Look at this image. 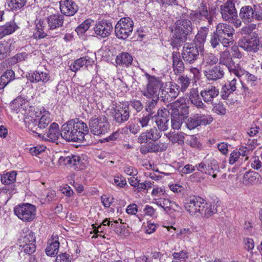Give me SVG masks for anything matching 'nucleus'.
Instances as JSON below:
<instances>
[{
	"instance_id": "nucleus-1",
	"label": "nucleus",
	"mask_w": 262,
	"mask_h": 262,
	"mask_svg": "<svg viewBox=\"0 0 262 262\" xmlns=\"http://www.w3.org/2000/svg\"><path fill=\"white\" fill-rule=\"evenodd\" d=\"M89 133L86 124L79 119L69 120L61 127V137L68 142H81Z\"/></svg>"
},
{
	"instance_id": "nucleus-2",
	"label": "nucleus",
	"mask_w": 262,
	"mask_h": 262,
	"mask_svg": "<svg viewBox=\"0 0 262 262\" xmlns=\"http://www.w3.org/2000/svg\"><path fill=\"white\" fill-rule=\"evenodd\" d=\"M193 30V25L190 20L181 19L177 20L171 31L170 44L173 49L179 50L185 43Z\"/></svg>"
},
{
	"instance_id": "nucleus-3",
	"label": "nucleus",
	"mask_w": 262,
	"mask_h": 262,
	"mask_svg": "<svg viewBox=\"0 0 262 262\" xmlns=\"http://www.w3.org/2000/svg\"><path fill=\"white\" fill-rule=\"evenodd\" d=\"M234 29L230 25L219 23L214 31L210 35V43L213 49H216L222 45L228 48L234 42Z\"/></svg>"
},
{
	"instance_id": "nucleus-4",
	"label": "nucleus",
	"mask_w": 262,
	"mask_h": 262,
	"mask_svg": "<svg viewBox=\"0 0 262 262\" xmlns=\"http://www.w3.org/2000/svg\"><path fill=\"white\" fill-rule=\"evenodd\" d=\"M170 106L171 127L174 129L178 130L188 117L189 106L186 103H181L179 100L176 101Z\"/></svg>"
},
{
	"instance_id": "nucleus-5",
	"label": "nucleus",
	"mask_w": 262,
	"mask_h": 262,
	"mask_svg": "<svg viewBox=\"0 0 262 262\" xmlns=\"http://www.w3.org/2000/svg\"><path fill=\"white\" fill-rule=\"evenodd\" d=\"M190 18L195 22L207 21L210 26L212 25L214 16L212 11L208 10L207 3L201 1L198 3L196 9L191 11Z\"/></svg>"
},
{
	"instance_id": "nucleus-6",
	"label": "nucleus",
	"mask_w": 262,
	"mask_h": 262,
	"mask_svg": "<svg viewBox=\"0 0 262 262\" xmlns=\"http://www.w3.org/2000/svg\"><path fill=\"white\" fill-rule=\"evenodd\" d=\"M239 17L245 24L262 21V9L260 5L243 6L239 11Z\"/></svg>"
},
{
	"instance_id": "nucleus-7",
	"label": "nucleus",
	"mask_w": 262,
	"mask_h": 262,
	"mask_svg": "<svg viewBox=\"0 0 262 262\" xmlns=\"http://www.w3.org/2000/svg\"><path fill=\"white\" fill-rule=\"evenodd\" d=\"M145 76L147 79V84L142 92L143 95L148 98H159L160 91L164 88V83L160 77L151 76L147 73L145 74Z\"/></svg>"
},
{
	"instance_id": "nucleus-8",
	"label": "nucleus",
	"mask_w": 262,
	"mask_h": 262,
	"mask_svg": "<svg viewBox=\"0 0 262 262\" xmlns=\"http://www.w3.org/2000/svg\"><path fill=\"white\" fill-rule=\"evenodd\" d=\"M21 252L31 255L36 251V237L34 232L27 229L18 240Z\"/></svg>"
},
{
	"instance_id": "nucleus-9",
	"label": "nucleus",
	"mask_w": 262,
	"mask_h": 262,
	"mask_svg": "<svg viewBox=\"0 0 262 262\" xmlns=\"http://www.w3.org/2000/svg\"><path fill=\"white\" fill-rule=\"evenodd\" d=\"M134 22L130 17H123L117 23L115 26L116 36L120 39H127L132 33Z\"/></svg>"
},
{
	"instance_id": "nucleus-10",
	"label": "nucleus",
	"mask_w": 262,
	"mask_h": 262,
	"mask_svg": "<svg viewBox=\"0 0 262 262\" xmlns=\"http://www.w3.org/2000/svg\"><path fill=\"white\" fill-rule=\"evenodd\" d=\"M36 207L30 203H21L14 208V214L25 222H31L36 216Z\"/></svg>"
},
{
	"instance_id": "nucleus-11",
	"label": "nucleus",
	"mask_w": 262,
	"mask_h": 262,
	"mask_svg": "<svg viewBox=\"0 0 262 262\" xmlns=\"http://www.w3.org/2000/svg\"><path fill=\"white\" fill-rule=\"evenodd\" d=\"M92 118L89 121V128L95 135L105 134L110 129L108 118L105 115L98 116Z\"/></svg>"
},
{
	"instance_id": "nucleus-12",
	"label": "nucleus",
	"mask_w": 262,
	"mask_h": 262,
	"mask_svg": "<svg viewBox=\"0 0 262 262\" xmlns=\"http://www.w3.org/2000/svg\"><path fill=\"white\" fill-rule=\"evenodd\" d=\"M203 51L194 45L188 43L183 46L181 56L186 64H194L200 59V53Z\"/></svg>"
},
{
	"instance_id": "nucleus-13",
	"label": "nucleus",
	"mask_w": 262,
	"mask_h": 262,
	"mask_svg": "<svg viewBox=\"0 0 262 262\" xmlns=\"http://www.w3.org/2000/svg\"><path fill=\"white\" fill-rule=\"evenodd\" d=\"M258 35L256 32L250 36L244 37L238 42V46L244 50L252 53L257 52L259 49Z\"/></svg>"
},
{
	"instance_id": "nucleus-14",
	"label": "nucleus",
	"mask_w": 262,
	"mask_h": 262,
	"mask_svg": "<svg viewBox=\"0 0 262 262\" xmlns=\"http://www.w3.org/2000/svg\"><path fill=\"white\" fill-rule=\"evenodd\" d=\"M180 93L179 85L175 83H170L169 85L164 83V88H162L159 98L163 102H170L175 99Z\"/></svg>"
},
{
	"instance_id": "nucleus-15",
	"label": "nucleus",
	"mask_w": 262,
	"mask_h": 262,
	"mask_svg": "<svg viewBox=\"0 0 262 262\" xmlns=\"http://www.w3.org/2000/svg\"><path fill=\"white\" fill-rule=\"evenodd\" d=\"M129 105L125 103L115 106L113 112V117L116 123L121 124L128 120L130 117Z\"/></svg>"
},
{
	"instance_id": "nucleus-16",
	"label": "nucleus",
	"mask_w": 262,
	"mask_h": 262,
	"mask_svg": "<svg viewBox=\"0 0 262 262\" xmlns=\"http://www.w3.org/2000/svg\"><path fill=\"white\" fill-rule=\"evenodd\" d=\"M48 25V33L52 37L59 36L60 32H56L55 34H53L52 32L55 29L63 26L64 21V16L62 14L57 13L51 14L46 18Z\"/></svg>"
},
{
	"instance_id": "nucleus-17",
	"label": "nucleus",
	"mask_w": 262,
	"mask_h": 262,
	"mask_svg": "<svg viewBox=\"0 0 262 262\" xmlns=\"http://www.w3.org/2000/svg\"><path fill=\"white\" fill-rule=\"evenodd\" d=\"M205 200L199 196L190 197L184 203L185 209L192 215L199 216L202 210ZM205 205H204V206Z\"/></svg>"
},
{
	"instance_id": "nucleus-18",
	"label": "nucleus",
	"mask_w": 262,
	"mask_h": 262,
	"mask_svg": "<svg viewBox=\"0 0 262 262\" xmlns=\"http://www.w3.org/2000/svg\"><path fill=\"white\" fill-rule=\"evenodd\" d=\"M169 114L168 109L164 108L158 110L157 113L154 115L155 121L160 131L164 132L168 129L170 120Z\"/></svg>"
},
{
	"instance_id": "nucleus-19",
	"label": "nucleus",
	"mask_w": 262,
	"mask_h": 262,
	"mask_svg": "<svg viewBox=\"0 0 262 262\" xmlns=\"http://www.w3.org/2000/svg\"><path fill=\"white\" fill-rule=\"evenodd\" d=\"M113 29L112 21L106 19L99 20L94 28L95 33L101 38H104L110 36Z\"/></svg>"
},
{
	"instance_id": "nucleus-20",
	"label": "nucleus",
	"mask_w": 262,
	"mask_h": 262,
	"mask_svg": "<svg viewBox=\"0 0 262 262\" xmlns=\"http://www.w3.org/2000/svg\"><path fill=\"white\" fill-rule=\"evenodd\" d=\"M221 13L223 19L230 21L237 18V12L235 7L234 0H227L223 5L220 6Z\"/></svg>"
},
{
	"instance_id": "nucleus-21",
	"label": "nucleus",
	"mask_w": 262,
	"mask_h": 262,
	"mask_svg": "<svg viewBox=\"0 0 262 262\" xmlns=\"http://www.w3.org/2000/svg\"><path fill=\"white\" fill-rule=\"evenodd\" d=\"M26 77L31 83L42 82V83L48 82L51 78L49 72L39 70L28 72L26 74Z\"/></svg>"
},
{
	"instance_id": "nucleus-22",
	"label": "nucleus",
	"mask_w": 262,
	"mask_h": 262,
	"mask_svg": "<svg viewBox=\"0 0 262 262\" xmlns=\"http://www.w3.org/2000/svg\"><path fill=\"white\" fill-rule=\"evenodd\" d=\"M59 4L60 10L63 15L73 16L79 9L78 6L73 0H61Z\"/></svg>"
},
{
	"instance_id": "nucleus-23",
	"label": "nucleus",
	"mask_w": 262,
	"mask_h": 262,
	"mask_svg": "<svg viewBox=\"0 0 262 262\" xmlns=\"http://www.w3.org/2000/svg\"><path fill=\"white\" fill-rule=\"evenodd\" d=\"M219 90L215 86L210 85L200 92L204 101L208 104L213 105L214 99L219 95Z\"/></svg>"
},
{
	"instance_id": "nucleus-24",
	"label": "nucleus",
	"mask_w": 262,
	"mask_h": 262,
	"mask_svg": "<svg viewBox=\"0 0 262 262\" xmlns=\"http://www.w3.org/2000/svg\"><path fill=\"white\" fill-rule=\"evenodd\" d=\"M209 31L208 26L201 27L195 36L193 43H191L197 47L200 50L204 51V44L206 41Z\"/></svg>"
},
{
	"instance_id": "nucleus-25",
	"label": "nucleus",
	"mask_w": 262,
	"mask_h": 262,
	"mask_svg": "<svg viewBox=\"0 0 262 262\" xmlns=\"http://www.w3.org/2000/svg\"><path fill=\"white\" fill-rule=\"evenodd\" d=\"M204 75L209 81H215L224 77V71L220 66L215 65L205 70Z\"/></svg>"
},
{
	"instance_id": "nucleus-26",
	"label": "nucleus",
	"mask_w": 262,
	"mask_h": 262,
	"mask_svg": "<svg viewBox=\"0 0 262 262\" xmlns=\"http://www.w3.org/2000/svg\"><path fill=\"white\" fill-rule=\"evenodd\" d=\"M58 163L61 165H65L67 167L78 168L82 163L81 158L77 155H71L69 156H61L58 159Z\"/></svg>"
},
{
	"instance_id": "nucleus-27",
	"label": "nucleus",
	"mask_w": 262,
	"mask_h": 262,
	"mask_svg": "<svg viewBox=\"0 0 262 262\" xmlns=\"http://www.w3.org/2000/svg\"><path fill=\"white\" fill-rule=\"evenodd\" d=\"M16 172L12 171L2 175L1 181L6 185L5 190L12 192L15 189L14 183L16 182Z\"/></svg>"
},
{
	"instance_id": "nucleus-28",
	"label": "nucleus",
	"mask_w": 262,
	"mask_h": 262,
	"mask_svg": "<svg viewBox=\"0 0 262 262\" xmlns=\"http://www.w3.org/2000/svg\"><path fill=\"white\" fill-rule=\"evenodd\" d=\"M25 122L27 128L32 132L34 137H38L41 138L42 140H46L47 138L45 137V135H42L39 132L40 130H39L37 118L34 119L32 117H28L26 118Z\"/></svg>"
},
{
	"instance_id": "nucleus-29",
	"label": "nucleus",
	"mask_w": 262,
	"mask_h": 262,
	"mask_svg": "<svg viewBox=\"0 0 262 262\" xmlns=\"http://www.w3.org/2000/svg\"><path fill=\"white\" fill-rule=\"evenodd\" d=\"M133 62V57L128 52H121L116 58V63L119 67L128 68L132 65Z\"/></svg>"
},
{
	"instance_id": "nucleus-30",
	"label": "nucleus",
	"mask_w": 262,
	"mask_h": 262,
	"mask_svg": "<svg viewBox=\"0 0 262 262\" xmlns=\"http://www.w3.org/2000/svg\"><path fill=\"white\" fill-rule=\"evenodd\" d=\"M94 61L89 56H85L77 59L74 61L70 66V69L76 72L83 67H88L94 63Z\"/></svg>"
},
{
	"instance_id": "nucleus-31",
	"label": "nucleus",
	"mask_w": 262,
	"mask_h": 262,
	"mask_svg": "<svg viewBox=\"0 0 262 262\" xmlns=\"http://www.w3.org/2000/svg\"><path fill=\"white\" fill-rule=\"evenodd\" d=\"M198 89L192 88L189 94V99L191 103L198 109L204 110L206 106L202 101Z\"/></svg>"
},
{
	"instance_id": "nucleus-32",
	"label": "nucleus",
	"mask_w": 262,
	"mask_h": 262,
	"mask_svg": "<svg viewBox=\"0 0 262 262\" xmlns=\"http://www.w3.org/2000/svg\"><path fill=\"white\" fill-rule=\"evenodd\" d=\"M59 245L58 235L52 236L48 241V245L45 250L47 255L50 256L56 255L58 252Z\"/></svg>"
},
{
	"instance_id": "nucleus-33",
	"label": "nucleus",
	"mask_w": 262,
	"mask_h": 262,
	"mask_svg": "<svg viewBox=\"0 0 262 262\" xmlns=\"http://www.w3.org/2000/svg\"><path fill=\"white\" fill-rule=\"evenodd\" d=\"M181 57L179 52L173 51L172 53V68L176 74L182 73L185 69V62Z\"/></svg>"
},
{
	"instance_id": "nucleus-34",
	"label": "nucleus",
	"mask_w": 262,
	"mask_h": 262,
	"mask_svg": "<svg viewBox=\"0 0 262 262\" xmlns=\"http://www.w3.org/2000/svg\"><path fill=\"white\" fill-rule=\"evenodd\" d=\"M37 121L39 130H41L46 128L50 124L52 123L51 114L43 108L42 110L40 112V118L37 119Z\"/></svg>"
},
{
	"instance_id": "nucleus-35",
	"label": "nucleus",
	"mask_w": 262,
	"mask_h": 262,
	"mask_svg": "<svg viewBox=\"0 0 262 262\" xmlns=\"http://www.w3.org/2000/svg\"><path fill=\"white\" fill-rule=\"evenodd\" d=\"M61 136V129L60 130L59 125L56 122L51 123L49 126V130L47 132V137L48 138V141L55 142Z\"/></svg>"
},
{
	"instance_id": "nucleus-36",
	"label": "nucleus",
	"mask_w": 262,
	"mask_h": 262,
	"mask_svg": "<svg viewBox=\"0 0 262 262\" xmlns=\"http://www.w3.org/2000/svg\"><path fill=\"white\" fill-rule=\"evenodd\" d=\"M18 28L14 21L6 23L5 25L0 26V39L14 33Z\"/></svg>"
},
{
	"instance_id": "nucleus-37",
	"label": "nucleus",
	"mask_w": 262,
	"mask_h": 262,
	"mask_svg": "<svg viewBox=\"0 0 262 262\" xmlns=\"http://www.w3.org/2000/svg\"><path fill=\"white\" fill-rule=\"evenodd\" d=\"M27 0H6L5 6L12 12L20 10L26 5Z\"/></svg>"
},
{
	"instance_id": "nucleus-38",
	"label": "nucleus",
	"mask_w": 262,
	"mask_h": 262,
	"mask_svg": "<svg viewBox=\"0 0 262 262\" xmlns=\"http://www.w3.org/2000/svg\"><path fill=\"white\" fill-rule=\"evenodd\" d=\"M207 168V174L212 176L213 178L217 177V172L219 171V166L216 160L213 158L204 160Z\"/></svg>"
},
{
	"instance_id": "nucleus-39",
	"label": "nucleus",
	"mask_w": 262,
	"mask_h": 262,
	"mask_svg": "<svg viewBox=\"0 0 262 262\" xmlns=\"http://www.w3.org/2000/svg\"><path fill=\"white\" fill-rule=\"evenodd\" d=\"M15 79V73L12 70H8L0 77V90H3L12 80Z\"/></svg>"
},
{
	"instance_id": "nucleus-40",
	"label": "nucleus",
	"mask_w": 262,
	"mask_h": 262,
	"mask_svg": "<svg viewBox=\"0 0 262 262\" xmlns=\"http://www.w3.org/2000/svg\"><path fill=\"white\" fill-rule=\"evenodd\" d=\"M220 63L226 66L228 69L234 66V62L229 51L226 50L221 53Z\"/></svg>"
},
{
	"instance_id": "nucleus-41",
	"label": "nucleus",
	"mask_w": 262,
	"mask_h": 262,
	"mask_svg": "<svg viewBox=\"0 0 262 262\" xmlns=\"http://www.w3.org/2000/svg\"><path fill=\"white\" fill-rule=\"evenodd\" d=\"M46 26L43 21L40 19L36 25V32L34 33V36L36 39H42L47 36V34L45 32Z\"/></svg>"
},
{
	"instance_id": "nucleus-42",
	"label": "nucleus",
	"mask_w": 262,
	"mask_h": 262,
	"mask_svg": "<svg viewBox=\"0 0 262 262\" xmlns=\"http://www.w3.org/2000/svg\"><path fill=\"white\" fill-rule=\"evenodd\" d=\"M203 205H203L202 208V211H201L200 214L202 216L208 218L217 211V209L215 208L214 205L207 203L205 201Z\"/></svg>"
},
{
	"instance_id": "nucleus-43",
	"label": "nucleus",
	"mask_w": 262,
	"mask_h": 262,
	"mask_svg": "<svg viewBox=\"0 0 262 262\" xmlns=\"http://www.w3.org/2000/svg\"><path fill=\"white\" fill-rule=\"evenodd\" d=\"M156 204L162 208L166 212H168L170 211L174 205L176 207H178L179 206L176 204L174 202L170 201L169 199H160L158 200H156Z\"/></svg>"
},
{
	"instance_id": "nucleus-44",
	"label": "nucleus",
	"mask_w": 262,
	"mask_h": 262,
	"mask_svg": "<svg viewBox=\"0 0 262 262\" xmlns=\"http://www.w3.org/2000/svg\"><path fill=\"white\" fill-rule=\"evenodd\" d=\"M11 44L8 41L0 42V60H3L10 55Z\"/></svg>"
},
{
	"instance_id": "nucleus-45",
	"label": "nucleus",
	"mask_w": 262,
	"mask_h": 262,
	"mask_svg": "<svg viewBox=\"0 0 262 262\" xmlns=\"http://www.w3.org/2000/svg\"><path fill=\"white\" fill-rule=\"evenodd\" d=\"M190 81V78L187 75H182L179 76L177 82L178 85H179L180 91L184 92L188 88Z\"/></svg>"
},
{
	"instance_id": "nucleus-46",
	"label": "nucleus",
	"mask_w": 262,
	"mask_h": 262,
	"mask_svg": "<svg viewBox=\"0 0 262 262\" xmlns=\"http://www.w3.org/2000/svg\"><path fill=\"white\" fill-rule=\"evenodd\" d=\"M157 143L150 141L146 144L142 145L140 148V151L142 154H146L149 152H157Z\"/></svg>"
},
{
	"instance_id": "nucleus-47",
	"label": "nucleus",
	"mask_w": 262,
	"mask_h": 262,
	"mask_svg": "<svg viewBox=\"0 0 262 262\" xmlns=\"http://www.w3.org/2000/svg\"><path fill=\"white\" fill-rule=\"evenodd\" d=\"M199 126L209 124L213 121V118L211 115L204 114H195Z\"/></svg>"
},
{
	"instance_id": "nucleus-48",
	"label": "nucleus",
	"mask_w": 262,
	"mask_h": 262,
	"mask_svg": "<svg viewBox=\"0 0 262 262\" xmlns=\"http://www.w3.org/2000/svg\"><path fill=\"white\" fill-rule=\"evenodd\" d=\"M168 139L173 143H177L180 145L184 144V134L182 132H178L176 134H169Z\"/></svg>"
},
{
	"instance_id": "nucleus-49",
	"label": "nucleus",
	"mask_w": 262,
	"mask_h": 262,
	"mask_svg": "<svg viewBox=\"0 0 262 262\" xmlns=\"http://www.w3.org/2000/svg\"><path fill=\"white\" fill-rule=\"evenodd\" d=\"M159 99L157 97L156 99H151L146 102L145 110L149 113L148 114H151V116H154L155 113L156 106Z\"/></svg>"
},
{
	"instance_id": "nucleus-50",
	"label": "nucleus",
	"mask_w": 262,
	"mask_h": 262,
	"mask_svg": "<svg viewBox=\"0 0 262 262\" xmlns=\"http://www.w3.org/2000/svg\"><path fill=\"white\" fill-rule=\"evenodd\" d=\"M218 61V58L212 53H206L203 55L202 62L207 65H213Z\"/></svg>"
},
{
	"instance_id": "nucleus-51",
	"label": "nucleus",
	"mask_w": 262,
	"mask_h": 262,
	"mask_svg": "<svg viewBox=\"0 0 262 262\" xmlns=\"http://www.w3.org/2000/svg\"><path fill=\"white\" fill-rule=\"evenodd\" d=\"M146 132L147 133V135L149 136V140H151L153 141L158 140L160 138H161L162 135V131H160L159 130V129H157L155 127L150 128L149 130H147Z\"/></svg>"
},
{
	"instance_id": "nucleus-52",
	"label": "nucleus",
	"mask_w": 262,
	"mask_h": 262,
	"mask_svg": "<svg viewBox=\"0 0 262 262\" xmlns=\"http://www.w3.org/2000/svg\"><path fill=\"white\" fill-rule=\"evenodd\" d=\"M91 20L90 19L85 20L82 23L80 24L75 29L78 34H82L85 33L90 28Z\"/></svg>"
},
{
	"instance_id": "nucleus-53",
	"label": "nucleus",
	"mask_w": 262,
	"mask_h": 262,
	"mask_svg": "<svg viewBox=\"0 0 262 262\" xmlns=\"http://www.w3.org/2000/svg\"><path fill=\"white\" fill-rule=\"evenodd\" d=\"M185 123L186 126L189 130H192L199 126L195 116L188 117L185 119Z\"/></svg>"
},
{
	"instance_id": "nucleus-54",
	"label": "nucleus",
	"mask_w": 262,
	"mask_h": 262,
	"mask_svg": "<svg viewBox=\"0 0 262 262\" xmlns=\"http://www.w3.org/2000/svg\"><path fill=\"white\" fill-rule=\"evenodd\" d=\"M241 80L233 78L231 81H228L224 84L230 90V92H235L237 89V86L240 85Z\"/></svg>"
},
{
	"instance_id": "nucleus-55",
	"label": "nucleus",
	"mask_w": 262,
	"mask_h": 262,
	"mask_svg": "<svg viewBox=\"0 0 262 262\" xmlns=\"http://www.w3.org/2000/svg\"><path fill=\"white\" fill-rule=\"evenodd\" d=\"M176 251L172 254L174 259H182L183 261H185L186 259L188 258V253L186 250H181L178 251L176 249Z\"/></svg>"
},
{
	"instance_id": "nucleus-56",
	"label": "nucleus",
	"mask_w": 262,
	"mask_h": 262,
	"mask_svg": "<svg viewBox=\"0 0 262 262\" xmlns=\"http://www.w3.org/2000/svg\"><path fill=\"white\" fill-rule=\"evenodd\" d=\"M213 111L220 115H225L227 113L226 107L222 102L214 104Z\"/></svg>"
},
{
	"instance_id": "nucleus-57",
	"label": "nucleus",
	"mask_w": 262,
	"mask_h": 262,
	"mask_svg": "<svg viewBox=\"0 0 262 262\" xmlns=\"http://www.w3.org/2000/svg\"><path fill=\"white\" fill-rule=\"evenodd\" d=\"M247 25L242 28L241 32L243 35H248V36H250V35L254 32L253 31L256 28V25L251 23Z\"/></svg>"
},
{
	"instance_id": "nucleus-58",
	"label": "nucleus",
	"mask_w": 262,
	"mask_h": 262,
	"mask_svg": "<svg viewBox=\"0 0 262 262\" xmlns=\"http://www.w3.org/2000/svg\"><path fill=\"white\" fill-rule=\"evenodd\" d=\"M72 256L67 252L61 253L56 256L55 262H71Z\"/></svg>"
},
{
	"instance_id": "nucleus-59",
	"label": "nucleus",
	"mask_w": 262,
	"mask_h": 262,
	"mask_svg": "<svg viewBox=\"0 0 262 262\" xmlns=\"http://www.w3.org/2000/svg\"><path fill=\"white\" fill-rule=\"evenodd\" d=\"M60 190L63 194L68 197H71L74 194L72 189L67 184H65L61 186Z\"/></svg>"
},
{
	"instance_id": "nucleus-60",
	"label": "nucleus",
	"mask_w": 262,
	"mask_h": 262,
	"mask_svg": "<svg viewBox=\"0 0 262 262\" xmlns=\"http://www.w3.org/2000/svg\"><path fill=\"white\" fill-rule=\"evenodd\" d=\"M154 118V115L151 116V114H148L146 116H143L139 119V121L142 127H146L148 125L149 120L151 118Z\"/></svg>"
},
{
	"instance_id": "nucleus-61",
	"label": "nucleus",
	"mask_w": 262,
	"mask_h": 262,
	"mask_svg": "<svg viewBox=\"0 0 262 262\" xmlns=\"http://www.w3.org/2000/svg\"><path fill=\"white\" fill-rule=\"evenodd\" d=\"M46 147L45 146H36L31 147L29 149L30 153L33 156H37L45 150Z\"/></svg>"
},
{
	"instance_id": "nucleus-62",
	"label": "nucleus",
	"mask_w": 262,
	"mask_h": 262,
	"mask_svg": "<svg viewBox=\"0 0 262 262\" xmlns=\"http://www.w3.org/2000/svg\"><path fill=\"white\" fill-rule=\"evenodd\" d=\"M130 105L134 108L137 112H140L143 108V104L140 100H133L130 101Z\"/></svg>"
},
{
	"instance_id": "nucleus-63",
	"label": "nucleus",
	"mask_w": 262,
	"mask_h": 262,
	"mask_svg": "<svg viewBox=\"0 0 262 262\" xmlns=\"http://www.w3.org/2000/svg\"><path fill=\"white\" fill-rule=\"evenodd\" d=\"M143 213L145 215L151 217L156 216V210L151 206L146 205L143 209Z\"/></svg>"
},
{
	"instance_id": "nucleus-64",
	"label": "nucleus",
	"mask_w": 262,
	"mask_h": 262,
	"mask_svg": "<svg viewBox=\"0 0 262 262\" xmlns=\"http://www.w3.org/2000/svg\"><path fill=\"white\" fill-rule=\"evenodd\" d=\"M101 202L103 205L105 207H110L113 202L114 199L113 198L110 197L107 195H103L101 196Z\"/></svg>"
}]
</instances>
